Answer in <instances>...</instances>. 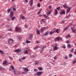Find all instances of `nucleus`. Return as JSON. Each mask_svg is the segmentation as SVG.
Listing matches in <instances>:
<instances>
[{
	"label": "nucleus",
	"mask_w": 76,
	"mask_h": 76,
	"mask_svg": "<svg viewBox=\"0 0 76 76\" xmlns=\"http://www.w3.org/2000/svg\"><path fill=\"white\" fill-rule=\"evenodd\" d=\"M15 30L16 31H18L19 32L22 31V28H18L16 27L15 28Z\"/></svg>",
	"instance_id": "1"
},
{
	"label": "nucleus",
	"mask_w": 76,
	"mask_h": 76,
	"mask_svg": "<svg viewBox=\"0 0 76 76\" xmlns=\"http://www.w3.org/2000/svg\"><path fill=\"white\" fill-rule=\"evenodd\" d=\"M13 42V40L12 39H8V43L9 44H12Z\"/></svg>",
	"instance_id": "2"
},
{
	"label": "nucleus",
	"mask_w": 76,
	"mask_h": 76,
	"mask_svg": "<svg viewBox=\"0 0 76 76\" xmlns=\"http://www.w3.org/2000/svg\"><path fill=\"white\" fill-rule=\"evenodd\" d=\"M42 73L43 72H38L36 73V74L38 76H41Z\"/></svg>",
	"instance_id": "3"
},
{
	"label": "nucleus",
	"mask_w": 76,
	"mask_h": 76,
	"mask_svg": "<svg viewBox=\"0 0 76 76\" xmlns=\"http://www.w3.org/2000/svg\"><path fill=\"white\" fill-rule=\"evenodd\" d=\"M21 51V50H20V49H17L15 50V53H20Z\"/></svg>",
	"instance_id": "4"
},
{
	"label": "nucleus",
	"mask_w": 76,
	"mask_h": 76,
	"mask_svg": "<svg viewBox=\"0 0 76 76\" xmlns=\"http://www.w3.org/2000/svg\"><path fill=\"white\" fill-rule=\"evenodd\" d=\"M45 27H43L40 30H39V31L40 32H42L44 31V30H45Z\"/></svg>",
	"instance_id": "5"
},
{
	"label": "nucleus",
	"mask_w": 76,
	"mask_h": 76,
	"mask_svg": "<svg viewBox=\"0 0 76 76\" xmlns=\"http://www.w3.org/2000/svg\"><path fill=\"white\" fill-rule=\"evenodd\" d=\"M58 49V47L57 46H55L53 48V51H56V50H57Z\"/></svg>",
	"instance_id": "6"
},
{
	"label": "nucleus",
	"mask_w": 76,
	"mask_h": 76,
	"mask_svg": "<svg viewBox=\"0 0 76 76\" xmlns=\"http://www.w3.org/2000/svg\"><path fill=\"white\" fill-rule=\"evenodd\" d=\"M71 10V7L69 8L67 10L66 13H68L70 12V11Z\"/></svg>",
	"instance_id": "7"
},
{
	"label": "nucleus",
	"mask_w": 76,
	"mask_h": 76,
	"mask_svg": "<svg viewBox=\"0 0 76 76\" xmlns=\"http://www.w3.org/2000/svg\"><path fill=\"white\" fill-rule=\"evenodd\" d=\"M62 39V38H61L60 37H57L56 39V40L57 41H58V40H61Z\"/></svg>",
	"instance_id": "8"
},
{
	"label": "nucleus",
	"mask_w": 76,
	"mask_h": 76,
	"mask_svg": "<svg viewBox=\"0 0 76 76\" xmlns=\"http://www.w3.org/2000/svg\"><path fill=\"white\" fill-rule=\"evenodd\" d=\"M25 72H29V69H28L26 68H23Z\"/></svg>",
	"instance_id": "9"
},
{
	"label": "nucleus",
	"mask_w": 76,
	"mask_h": 76,
	"mask_svg": "<svg viewBox=\"0 0 76 76\" xmlns=\"http://www.w3.org/2000/svg\"><path fill=\"white\" fill-rule=\"evenodd\" d=\"M70 37H71V36H70L69 34L67 35L66 37V39H67L68 38H70Z\"/></svg>",
	"instance_id": "10"
},
{
	"label": "nucleus",
	"mask_w": 76,
	"mask_h": 76,
	"mask_svg": "<svg viewBox=\"0 0 76 76\" xmlns=\"http://www.w3.org/2000/svg\"><path fill=\"white\" fill-rule=\"evenodd\" d=\"M60 13L61 14L65 15V11H64V10L62 11Z\"/></svg>",
	"instance_id": "11"
},
{
	"label": "nucleus",
	"mask_w": 76,
	"mask_h": 76,
	"mask_svg": "<svg viewBox=\"0 0 76 76\" xmlns=\"http://www.w3.org/2000/svg\"><path fill=\"white\" fill-rule=\"evenodd\" d=\"M24 53V54H28V51L26 50H25L23 51Z\"/></svg>",
	"instance_id": "12"
},
{
	"label": "nucleus",
	"mask_w": 76,
	"mask_h": 76,
	"mask_svg": "<svg viewBox=\"0 0 76 76\" xmlns=\"http://www.w3.org/2000/svg\"><path fill=\"white\" fill-rule=\"evenodd\" d=\"M13 13L12 12H11L10 13V17H13Z\"/></svg>",
	"instance_id": "13"
},
{
	"label": "nucleus",
	"mask_w": 76,
	"mask_h": 76,
	"mask_svg": "<svg viewBox=\"0 0 76 76\" xmlns=\"http://www.w3.org/2000/svg\"><path fill=\"white\" fill-rule=\"evenodd\" d=\"M10 68L12 69V70H13L14 69H15V68L14 67V66H13L12 65L10 67Z\"/></svg>",
	"instance_id": "14"
},
{
	"label": "nucleus",
	"mask_w": 76,
	"mask_h": 76,
	"mask_svg": "<svg viewBox=\"0 0 76 76\" xmlns=\"http://www.w3.org/2000/svg\"><path fill=\"white\" fill-rule=\"evenodd\" d=\"M49 33V32H48V31H47L44 34L45 36H47V35H48V34Z\"/></svg>",
	"instance_id": "15"
},
{
	"label": "nucleus",
	"mask_w": 76,
	"mask_h": 76,
	"mask_svg": "<svg viewBox=\"0 0 76 76\" xmlns=\"http://www.w3.org/2000/svg\"><path fill=\"white\" fill-rule=\"evenodd\" d=\"M32 4H33V0H31L30 2V6H32Z\"/></svg>",
	"instance_id": "16"
},
{
	"label": "nucleus",
	"mask_w": 76,
	"mask_h": 76,
	"mask_svg": "<svg viewBox=\"0 0 76 76\" xmlns=\"http://www.w3.org/2000/svg\"><path fill=\"white\" fill-rule=\"evenodd\" d=\"M55 15H57L58 14V11H57V10L56 9H55Z\"/></svg>",
	"instance_id": "17"
},
{
	"label": "nucleus",
	"mask_w": 76,
	"mask_h": 76,
	"mask_svg": "<svg viewBox=\"0 0 76 76\" xmlns=\"http://www.w3.org/2000/svg\"><path fill=\"white\" fill-rule=\"evenodd\" d=\"M3 64H6L7 63V61L5 60L4 62H3Z\"/></svg>",
	"instance_id": "18"
},
{
	"label": "nucleus",
	"mask_w": 76,
	"mask_h": 76,
	"mask_svg": "<svg viewBox=\"0 0 76 76\" xmlns=\"http://www.w3.org/2000/svg\"><path fill=\"white\" fill-rule=\"evenodd\" d=\"M63 6L65 8H68V7H67V4H66L64 5Z\"/></svg>",
	"instance_id": "19"
},
{
	"label": "nucleus",
	"mask_w": 76,
	"mask_h": 76,
	"mask_svg": "<svg viewBox=\"0 0 76 76\" xmlns=\"http://www.w3.org/2000/svg\"><path fill=\"white\" fill-rule=\"evenodd\" d=\"M76 63V60H74L72 61V64H75Z\"/></svg>",
	"instance_id": "20"
},
{
	"label": "nucleus",
	"mask_w": 76,
	"mask_h": 76,
	"mask_svg": "<svg viewBox=\"0 0 76 76\" xmlns=\"http://www.w3.org/2000/svg\"><path fill=\"white\" fill-rule=\"evenodd\" d=\"M16 19V17H13L12 18H11L12 20H14Z\"/></svg>",
	"instance_id": "21"
},
{
	"label": "nucleus",
	"mask_w": 76,
	"mask_h": 76,
	"mask_svg": "<svg viewBox=\"0 0 76 76\" xmlns=\"http://www.w3.org/2000/svg\"><path fill=\"white\" fill-rule=\"evenodd\" d=\"M37 34L38 35H39V34H40V32H39V31L38 30L37 31Z\"/></svg>",
	"instance_id": "22"
},
{
	"label": "nucleus",
	"mask_w": 76,
	"mask_h": 76,
	"mask_svg": "<svg viewBox=\"0 0 76 76\" xmlns=\"http://www.w3.org/2000/svg\"><path fill=\"white\" fill-rule=\"evenodd\" d=\"M71 29L72 30V32H73L74 33H76V31H75L74 29H73L72 28H71Z\"/></svg>",
	"instance_id": "23"
},
{
	"label": "nucleus",
	"mask_w": 76,
	"mask_h": 76,
	"mask_svg": "<svg viewBox=\"0 0 76 76\" xmlns=\"http://www.w3.org/2000/svg\"><path fill=\"white\" fill-rule=\"evenodd\" d=\"M16 72H17V70H16V69H15L14 71V73L15 75L16 74Z\"/></svg>",
	"instance_id": "24"
},
{
	"label": "nucleus",
	"mask_w": 76,
	"mask_h": 76,
	"mask_svg": "<svg viewBox=\"0 0 76 76\" xmlns=\"http://www.w3.org/2000/svg\"><path fill=\"white\" fill-rule=\"evenodd\" d=\"M21 18L23 20V19H25V17L23 16H22Z\"/></svg>",
	"instance_id": "25"
},
{
	"label": "nucleus",
	"mask_w": 76,
	"mask_h": 76,
	"mask_svg": "<svg viewBox=\"0 0 76 76\" xmlns=\"http://www.w3.org/2000/svg\"><path fill=\"white\" fill-rule=\"evenodd\" d=\"M0 53L1 54H4V53H3V51H2L1 50H0Z\"/></svg>",
	"instance_id": "26"
},
{
	"label": "nucleus",
	"mask_w": 76,
	"mask_h": 76,
	"mask_svg": "<svg viewBox=\"0 0 76 76\" xmlns=\"http://www.w3.org/2000/svg\"><path fill=\"white\" fill-rule=\"evenodd\" d=\"M68 29V28L66 27L65 28H64V31H66V30H67Z\"/></svg>",
	"instance_id": "27"
},
{
	"label": "nucleus",
	"mask_w": 76,
	"mask_h": 76,
	"mask_svg": "<svg viewBox=\"0 0 76 76\" xmlns=\"http://www.w3.org/2000/svg\"><path fill=\"white\" fill-rule=\"evenodd\" d=\"M39 48V46H36V47L34 48V50H35V49H37V48Z\"/></svg>",
	"instance_id": "28"
},
{
	"label": "nucleus",
	"mask_w": 76,
	"mask_h": 76,
	"mask_svg": "<svg viewBox=\"0 0 76 76\" xmlns=\"http://www.w3.org/2000/svg\"><path fill=\"white\" fill-rule=\"evenodd\" d=\"M31 42L30 41H28V40H27L26 41V43L27 44H28V43H30Z\"/></svg>",
	"instance_id": "29"
},
{
	"label": "nucleus",
	"mask_w": 76,
	"mask_h": 76,
	"mask_svg": "<svg viewBox=\"0 0 76 76\" xmlns=\"http://www.w3.org/2000/svg\"><path fill=\"white\" fill-rule=\"evenodd\" d=\"M11 10V9H7V11L8 12H10Z\"/></svg>",
	"instance_id": "30"
},
{
	"label": "nucleus",
	"mask_w": 76,
	"mask_h": 76,
	"mask_svg": "<svg viewBox=\"0 0 76 76\" xmlns=\"http://www.w3.org/2000/svg\"><path fill=\"white\" fill-rule=\"evenodd\" d=\"M69 17H70V15H68L66 16V19H68V18H69Z\"/></svg>",
	"instance_id": "31"
},
{
	"label": "nucleus",
	"mask_w": 76,
	"mask_h": 76,
	"mask_svg": "<svg viewBox=\"0 0 76 76\" xmlns=\"http://www.w3.org/2000/svg\"><path fill=\"white\" fill-rule=\"evenodd\" d=\"M68 47L69 48H70L71 47V45L70 44H68L67 45Z\"/></svg>",
	"instance_id": "32"
},
{
	"label": "nucleus",
	"mask_w": 76,
	"mask_h": 76,
	"mask_svg": "<svg viewBox=\"0 0 76 76\" xmlns=\"http://www.w3.org/2000/svg\"><path fill=\"white\" fill-rule=\"evenodd\" d=\"M54 31H53V32H52V31H51L50 32V35H51V34H53V33H54Z\"/></svg>",
	"instance_id": "33"
},
{
	"label": "nucleus",
	"mask_w": 76,
	"mask_h": 76,
	"mask_svg": "<svg viewBox=\"0 0 76 76\" xmlns=\"http://www.w3.org/2000/svg\"><path fill=\"white\" fill-rule=\"evenodd\" d=\"M18 39H19V40H20H20H21V39H22V37H19L18 38Z\"/></svg>",
	"instance_id": "34"
},
{
	"label": "nucleus",
	"mask_w": 76,
	"mask_h": 76,
	"mask_svg": "<svg viewBox=\"0 0 76 76\" xmlns=\"http://www.w3.org/2000/svg\"><path fill=\"white\" fill-rule=\"evenodd\" d=\"M51 12H49L48 13H47V15H50V14Z\"/></svg>",
	"instance_id": "35"
},
{
	"label": "nucleus",
	"mask_w": 76,
	"mask_h": 76,
	"mask_svg": "<svg viewBox=\"0 0 76 76\" xmlns=\"http://www.w3.org/2000/svg\"><path fill=\"white\" fill-rule=\"evenodd\" d=\"M32 37H33V35L31 34L30 35V38H32Z\"/></svg>",
	"instance_id": "36"
},
{
	"label": "nucleus",
	"mask_w": 76,
	"mask_h": 76,
	"mask_svg": "<svg viewBox=\"0 0 76 76\" xmlns=\"http://www.w3.org/2000/svg\"><path fill=\"white\" fill-rule=\"evenodd\" d=\"M54 58L55 60L57 59V56H56L55 57H54Z\"/></svg>",
	"instance_id": "37"
},
{
	"label": "nucleus",
	"mask_w": 76,
	"mask_h": 76,
	"mask_svg": "<svg viewBox=\"0 0 76 76\" xmlns=\"http://www.w3.org/2000/svg\"><path fill=\"white\" fill-rule=\"evenodd\" d=\"M56 32H57V33H58V29L56 30Z\"/></svg>",
	"instance_id": "38"
},
{
	"label": "nucleus",
	"mask_w": 76,
	"mask_h": 76,
	"mask_svg": "<svg viewBox=\"0 0 76 76\" xmlns=\"http://www.w3.org/2000/svg\"><path fill=\"white\" fill-rule=\"evenodd\" d=\"M35 65H37V63H38V62H37V61H35Z\"/></svg>",
	"instance_id": "39"
},
{
	"label": "nucleus",
	"mask_w": 76,
	"mask_h": 76,
	"mask_svg": "<svg viewBox=\"0 0 76 76\" xmlns=\"http://www.w3.org/2000/svg\"><path fill=\"white\" fill-rule=\"evenodd\" d=\"M60 9V7H59L57 8V9L58 10H59Z\"/></svg>",
	"instance_id": "40"
},
{
	"label": "nucleus",
	"mask_w": 76,
	"mask_h": 76,
	"mask_svg": "<svg viewBox=\"0 0 76 76\" xmlns=\"http://www.w3.org/2000/svg\"><path fill=\"white\" fill-rule=\"evenodd\" d=\"M12 31V30L11 29H8V31Z\"/></svg>",
	"instance_id": "41"
},
{
	"label": "nucleus",
	"mask_w": 76,
	"mask_h": 76,
	"mask_svg": "<svg viewBox=\"0 0 76 76\" xmlns=\"http://www.w3.org/2000/svg\"><path fill=\"white\" fill-rule=\"evenodd\" d=\"M37 6L38 7H40V4H37Z\"/></svg>",
	"instance_id": "42"
},
{
	"label": "nucleus",
	"mask_w": 76,
	"mask_h": 76,
	"mask_svg": "<svg viewBox=\"0 0 76 76\" xmlns=\"http://www.w3.org/2000/svg\"><path fill=\"white\" fill-rule=\"evenodd\" d=\"M44 17H45V18H48V16H46V15L44 14Z\"/></svg>",
	"instance_id": "43"
},
{
	"label": "nucleus",
	"mask_w": 76,
	"mask_h": 76,
	"mask_svg": "<svg viewBox=\"0 0 76 76\" xmlns=\"http://www.w3.org/2000/svg\"><path fill=\"white\" fill-rule=\"evenodd\" d=\"M42 70V68L41 67L39 68V70Z\"/></svg>",
	"instance_id": "44"
},
{
	"label": "nucleus",
	"mask_w": 76,
	"mask_h": 76,
	"mask_svg": "<svg viewBox=\"0 0 76 76\" xmlns=\"http://www.w3.org/2000/svg\"><path fill=\"white\" fill-rule=\"evenodd\" d=\"M26 58L25 57H23L21 58V59H23V60H25V59Z\"/></svg>",
	"instance_id": "45"
},
{
	"label": "nucleus",
	"mask_w": 76,
	"mask_h": 76,
	"mask_svg": "<svg viewBox=\"0 0 76 76\" xmlns=\"http://www.w3.org/2000/svg\"><path fill=\"white\" fill-rule=\"evenodd\" d=\"M44 47H43L42 48V50H41V51H43V50H44Z\"/></svg>",
	"instance_id": "46"
},
{
	"label": "nucleus",
	"mask_w": 76,
	"mask_h": 76,
	"mask_svg": "<svg viewBox=\"0 0 76 76\" xmlns=\"http://www.w3.org/2000/svg\"><path fill=\"white\" fill-rule=\"evenodd\" d=\"M9 58H10V59H11V60H13V58H12L10 57V56H9Z\"/></svg>",
	"instance_id": "47"
},
{
	"label": "nucleus",
	"mask_w": 76,
	"mask_h": 76,
	"mask_svg": "<svg viewBox=\"0 0 76 76\" xmlns=\"http://www.w3.org/2000/svg\"><path fill=\"white\" fill-rule=\"evenodd\" d=\"M34 72H37V69H34Z\"/></svg>",
	"instance_id": "48"
},
{
	"label": "nucleus",
	"mask_w": 76,
	"mask_h": 76,
	"mask_svg": "<svg viewBox=\"0 0 76 76\" xmlns=\"http://www.w3.org/2000/svg\"><path fill=\"white\" fill-rule=\"evenodd\" d=\"M69 57H72V54H70L69 55Z\"/></svg>",
	"instance_id": "49"
},
{
	"label": "nucleus",
	"mask_w": 76,
	"mask_h": 76,
	"mask_svg": "<svg viewBox=\"0 0 76 76\" xmlns=\"http://www.w3.org/2000/svg\"><path fill=\"white\" fill-rule=\"evenodd\" d=\"M19 61H20V62H21L22 60V59H19Z\"/></svg>",
	"instance_id": "50"
},
{
	"label": "nucleus",
	"mask_w": 76,
	"mask_h": 76,
	"mask_svg": "<svg viewBox=\"0 0 76 76\" xmlns=\"http://www.w3.org/2000/svg\"><path fill=\"white\" fill-rule=\"evenodd\" d=\"M10 26L9 25H6V27H7V28H8V27H9Z\"/></svg>",
	"instance_id": "51"
},
{
	"label": "nucleus",
	"mask_w": 76,
	"mask_h": 76,
	"mask_svg": "<svg viewBox=\"0 0 76 76\" xmlns=\"http://www.w3.org/2000/svg\"><path fill=\"white\" fill-rule=\"evenodd\" d=\"M13 10L14 11H16V9L15 8H13Z\"/></svg>",
	"instance_id": "52"
},
{
	"label": "nucleus",
	"mask_w": 76,
	"mask_h": 76,
	"mask_svg": "<svg viewBox=\"0 0 76 76\" xmlns=\"http://www.w3.org/2000/svg\"><path fill=\"white\" fill-rule=\"evenodd\" d=\"M44 19H42L41 20L43 22H44Z\"/></svg>",
	"instance_id": "53"
},
{
	"label": "nucleus",
	"mask_w": 76,
	"mask_h": 76,
	"mask_svg": "<svg viewBox=\"0 0 76 76\" xmlns=\"http://www.w3.org/2000/svg\"><path fill=\"white\" fill-rule=\"evenodd\" d=\"M66 43H69V41L67 40L66 42Z\"/></svg>",
	"instance_id": "54"
},
{
	"label": "nucleus",
	"mask_w": 76,
	"mask_h": 76,
	"mask_svg": "<svg viewBox=\"0 0 76 76\" xmlns=\"http://www.w3.org/2000/svg\"><path fill=\"white\" fill-rule=\"evenodd\" d=\"M73 49H72L71 50V53H73Z\"/></svg>",
	"instance_id": "55"
},
{
	"label": "nucleus",
	"mask_w": 76,
	"mask_h": 76,
	"mask_svg": "<svg viewBox=\"0 0 76 76\" xmlns=\"http://www.w3.org/2000/svg\"><path fill=\"white\" fill-rule=\"evenodd\" d=\"M62 48H66V46H63Z\"/></svg>",
	"instance_id": "56"
},
{
	"label": "nucleus",
	"mask_w": 76,
	"mask_h": 76,
	"mask_svg": "<svg viewBox=\"0 0 76 76\" xmlns=\"http://www.w3.org/2000/svg\"><path fill=\"white\" fill-rule=\"evenodd\" d=\"M61 23H64V22L63 21H62L61 22Z\"/></svg>",
	"instance_id": "57"
},
{
	"label": "nucleus",
	"mask_w": 76,
	"mask_h": 76,
	"mask_svg": "<svg viewBox=\"0 0 76 76\" xmlns=\"http://www.w3.org/2000/svg\"><path fill=\"white\" fill-rule=\"evenodd\" d=\"M65 59H66V60H67V56L65 57Z\"/></svg>",
	"instance_id": "58"
},
{
	"label": "nucleus",
	"mask_w": 76,
	"mask_h": 76,
	"mask_svg": "<svg viewBox=\"0 0 76 76\" xmlns=\"http://www.w3.org/2000/svg\"><path fill=\"white\" fill-rule=\"evenodd\" d=\"M74 28H76V25H75L74 26Z\"/></svg>",
	"instance_id": "59"
},
{
	"label": "nucleus",
	"mask_w": 76,
	"mask_h": 76,
	"mask_svg": "<svg viewBox=\"0 0 76 76\" xmlns=\"http://www.w3.org/2000/svg\"><path fill=\"white\" fill-rule=\"evenodd\" d=\"M40 13H41V12H40V11H39V12H38L37 14H40Z\"/></svg>",
	"instance_id": "60"
},
{
	"label": "nucleus",
	"mask_w": 76,
	"mask_h": 76,
	"mask_svg": "<svg viewBox=\"0 0 76 76\" xmlns=\"http://www.w3.org/2000/svg\"><path fill=\"white\" fill-rule=\"evenodd\" d=\"M7 20H8V21H9L10 20V19H9V18H7Z\"/></svg>",
	"instance_id": "61"
},
{
	"label": "nucleus",
	"mask_w": 76,
	"mask_h": 76,
	"mask_svg": "<svg viewBox=\"0 0 76 76\" xmlns=\"http://www.w3.org/2000/svg\"><path fill=\"white\" fill-rule=\"evenodd\" d=\"M22 74H25V72H22Z\"/></svg>",
	"instance_id": "62"
},
{
	"label": "nucleus",
	"mask_w": 76,
	"mask_h": 76,
	"mask_svg": "<svg viewBox=\"0 0 76 76\" xmlns=\"http://www.w3.org/2000/svg\"><path fill=\"white\" fill-rule=\"evenodd\" d=\"M25 1L26 2V3H28V1H27V0H25Z\"/></svg>",
	"instance_id": "63"
},
{
	"label": "nucleus",
	"mask_w": 76,
	"mask_h": 76,
	"mask_svg": "<svg viewBox=\"0 0 76 76\" xmlns=\"http://www.w3.org/2000/svg\"><path fill=\"white\" fill-rule=\"evenodd\" d=\"M49 7L50 9H51V6H50Z\"/></svg>",
	"instance_id": "64"
}]
</instances>
